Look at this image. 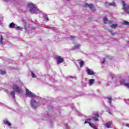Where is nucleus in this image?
<instances>
[{
  "mask_svg": "<svg viewBox=\"0 0 129 129\" xmlns=\"http://www.w3.org/2000/svg\"><path fill=\"white\" fill-rule=\"evenodd\" d=\"M99 114H95V115H94V116L92 117V119L89 118L85 120V124L89 123V125L92 127V128H93V129H98L97 126H94V124L92 123V120L96 121H99Z\"/></svg>",
  "mask_w": 129,
  "mask_h": 129,
  "instance_id": "nucleus-1",
  "label": "nucleus"
},
{
  "mask_svg": "<svg viewBox=\"0 0 129 129\" xmlns=\"http://www.w3.org/2000/svg\"><path fill=\"white\" fill-rule=\"evenodd\" d=\"M28 8H29L30 12L33 14H38L40 13V10L38 9L36 5L33 3H29L28 4Z\"/></svg>",
  "mask_w": 129,
  "mask_h": 129,
  "instance_id": "nucleus-2",
  "label": "nucleus"
},
{
  "mask_svg": "<svg viewBox=\"0 0 129 129\" xmlns=\"http://www.w3.org/2000/svg\"><path fill=\"white\" fill-rule=\"evenodd\" d=\"M71 40L73 41L74 44V47L72 48L71 50H76L80 49L81 45L76 41L75 36H71Z\"/></svg>",
  "mask_w": 129,
  "mask_h": 129,
  "instance_id": "nucleus-3",
  "label": "nucleus"
},
{
  "mask_svg": "<svg viewBox=\"0 0 129 129\" xmlns=\"http://www.w3.org/2000/svg\"><path fill=\"white\" fill-rule=\"evenodd\" d=\"M13 90H14L15 92L18 93L19 94H20L21 93H22V89L18 85H17V84H14L13 85Z\"/></svg>",
  "mask_w": 129,
  "mask_h": 129,
  "instance_id": "nucleus-4",
  "label": "nucleus"
},
{
  "mask_svg": "<svg viewBox=\"0 0 129 129\" xmlns=\"http://www.w3.org/2000/svg\"><path fill=\"white\" fill-rule=\"evenodd\" d=\"M26 96H28V97H30V98H34L35 97H36L37 98H38V99H41L40 97H37L34 93L31 92L28 89H26Z\"/></svg>",
  "mask_w": 129,
  "mask_h": 129,
  "instance_id": "nucleus-5",
  "label": "nucleus"
},
{
  "mask_svg": "<svg viewBox=\"0 0 129 129\" xmlns=\"http://www.w3.org/2000/svg\"><path fill=\"white\" fill-rule=\"evenodd\" d=\"M122 9L124 10V11L127 13V14H129V5L126 4L124 1H122Z\"/></svg>",
  "mask_w": 129,
  "mask_h": 129,
  "instance_id": "nucleus-6",
  "label": "nucleus"
},
{
  "mask_svg": "<svg viewBox=\"0 0 129 129\" xmlns=\"http://www.w3.org/2000/svg\"><path fill=\"white\" fill-rule=\"evenodd\" d=\"M30 104L32 108H35L38 107L39 105H40V103H39V102H37L35 100L32 99Z\"/></svg>",
  "mask_w": 129,
  "mask_h": 129,
  "instance_id": "nucleus-7",
  "label": "nucleus"
},
{
  "mask_svg": "<svg viewBox=\"0 0 129 129\" xmlns=\"http://www.w3.org/2000/svg\"><path fill=\"white\" fill-rule=\"evenodd\" d=\"M85 7L86 8H87L88 7L92 11H95V8L93 5V4H88V3H85L84 5Z\"/></svg>",
  "mask_w": 129,
  "mask_h": 129,
  "instance_id": "nucleus-8",
  "label": "nucleus"
},
{
  "mask_svg": "<svg viewBox=\"0 0 129 129\" xmlns=\"http://www.w3.org/2000/svg\"><path fill=\"white\" fill-rule=\"evenodd\" d=\"M120 83L121 85H124V86H126V87H127V88H129V83H126L125 80L124 79L121 80Z\"/></svg>",
  "mask_w": 129,
  "mask_h": 129,
  "instance_id": "nucleus-9",
  "label": "nucleus"
},
{
  "mask_svg": "<svg viewBox=\"0 0 129 129\" xmlns=\"http://www.w3.org/2000/svg\"><path fill=\"white\" fill-rule=\"evenodd\" d=\"M55 59L57 60V63H63V59L61 58L60 56H55Z\"/></svg>",
  "mask_w": 129,
  "mask_h": 129,
  "instance_id": "nucleus-10",
  "label": "nucleus"
},
{
  "mask_svg": "<svg viewBox=\"0 0 129 129\" xmlns=\"http://www.w3.org/2000/svg\"><path fill=\"white\" fill-rule=\"evenodd\" d=\"M86 72L88 75H94L95 73L93 70H90L89 68H86Z\"/></svg>",
  "mask_w": 129,
  "mask_h": 129,
  "instance_id": "nucleus-11",
  "label": "nucleus"
},
{
  "mask_svg": "<svg viewBox=\"0 0 129 129\" xmlns=\"http://www.w3.org/2000/svg\"><path fill=\"white\" fill-rule=\"evenodd\" d=\"M79 64L81 68H82L84 65H85V62L83 60H79Z\"/></svg>",
  "mask_w": 129,
  "mask_h": 129,
  "instance_id": "nucleus-12",
  "label": "nucleus"
},
{
  "mask_svg": "<svg viewBox=\"0 0 129 129\" xmlns=\"http://www.w3.org/2000/svg\"><path fill=\"white\" fill-rule=\"evenodd\" d=\"M95 82V80L94 79H90L89 80V85L90 86H92V85H93V84H94Z\"/></svg>",
  "mask_w": 129,
  "mask_h": 129,
  "instance_id": "nucleus-13",
  "label": "nucleus"
},
{
  "mask_svg": "<svg viewBox=\"0 0 129 129\" xmlns=\"http://www.w3.org/2000/svg\"><path fill=\"white\" fill-rule=\"evenodd\" d=\"M104 22L105 23V24H108V23H112L111 21H108V20L107 19V18H106V17H104Z\"/></svg>",
  "mask_w": 129,
  "mask_h": 129,
  "instance_id": "nucleus-14",
  "label": "nucleus"
},
{
  "mask_svg": "<svg viewBox=\"0 0 129 129\" xmlns=\"http://www.w3.org/2000/svg\"><path fill=\"white\" fill-rule=\"evenodd\" d=\"M4 123L6 125H8V126H11V123H10V122H9V121H8L7 120H4Z\"/></svg>",
  "mask_w": 129,
  "mask_h": 129,
  "instance_id": "nucleus-15",
  "label": "nucleus"
},
{
  "mask_svg": "<svg viewBox=\"0 0 129 129\" xmlns=\"http://www.w3.org/2000/svg\"><path fill=\"white\" fill-rule=\"evenodd\" d=\"M111 123H110V122H109L105 124V126L106 128H107L108 129H109V128H111Z\"/></svg>",
  "mask_w": 129,
  "mask_h": 129,
  "instance_id": "nucleus-16",
  "label": "nucleus"
},
{
  "mask_svg": "<svg viewBox=\"0 0 129 129\" xmlns=\"http://www.w3.org/2000/svg\"><path fill=\"white\" fill-rule=\"evenodd\" d=\"M107 99H108V102L109 103V104H110V105H111V103H112V97H107Z\"/></svg>",
  "mask_w": 129,
  "mask_h": 129,
  "instance_id": "nucleus-17",
  "label": "nucleus"
},
{
  "mask_svg": "<svg viewBox=\"0 0 129 129\" xmlns=\"http://www.w3.org/2000/svg\"><path fill=\"white\" fill-rule=\"evenodd\" d=\"M118 27L117 24H112L111 25V27L113 29H116Z\"/></svg>",
  "mask_w": 129,
  "mask_h": 129,
  "instance_id": "nucleus-18",
  "label": "nucleus"
},
{
  "mask_svg": "<svg viewBox=\"0 0 129 129\" xmlns=\"http://www.w3.org/2000/svg\"><path fill=\"white\" fill-rule=\"evenodd\" d=\"M106 59H112V57H110V56H108V57H107ZM105 60L106 58H104L102 62V64H104L105 62Z\"/></svg>",
  "mask_w": 129,
  "mask_h": 129,
  "instance_id": "nucleus-19",
  "label": "nucleus"
},
{
  "mask_svg": "<svg viewBox=\"0 0 129 129\" xmlns=\"http://www.w3.org/2000/svg\"><path fill=\"white\" fill-rule=\"evenodd\" d=\"M14 91H12L11 92V96L13 97V98H15V90H14Z\"/></svg>",
  "mask_w": 129,
  "mask_h": 129,
  "instance_id": "nucleus-20",
  "label": "nucleus"
},
{
  "mask_svg": "<svg viewBox=\"0 0 129 129\" xmlns=\"http://www.w3.org/2000/svg\"><path fill=\"white\" fill-rule=\"evenodd\" d=\"M43 16L45 20H46L47 21H49V19H48L47 15H46V14H43Z\"/></svg>",
  "mask_w": 129,
  "mask_h": 129,
  "instance_id": "nucleus-21",
  "label": "nucleus"
},
{
  "mask_svg": "<svg viewBox=\"0 0 129 129\" xmlns=\"http://www.w3.org/2000/svg\"><path fill=\"white\" fill-rule=\"evenodd\" d=\"M10 28H15V23H11L9 25Z\"/></svg>",
  "mask_w": 129,
  "mask_h": 129,
  "instance_id": "nucleus-22",
  "label": "nucleus"
},
{
  "mask_svg": "<svg viewBox=\"0 0 129 129\" xmlns=\"http://www.w3.org/2000/svg\"><path fill=\"white\" fill-rule=\"evenodd\" d=\"M2 44H3V37L2 35H1L0 39V44L2 45Z\"/></svg>",
  "mask_w": 129,
  "mask_h": 129,
  "instance_id": "nucleus-23",
  "label": "nucleus"
},
{
  "mask_svg": "<svg viewBox=\"0 0 129 129\" xmlns=\"http://www.w3.org/2000/svg\"><path fill=\"white\" fill-rule=\"evenodd\" d=\"M109 77L110 78H111L112 79H113L115 78V75H114V74H110Z\"/></svg>",
  "mask_w": 129,
  "mask_h": 129,
  "instance_id": "nucleus-24",
  "label": "nucleus"
},
{
  "mask_svg": "<svg viewBox=\"0 0 129 129\" xmlns=\"http://www.w3.org/2000/svg\"><path fill=\"white\" fill-rule=\"evenodd\" d=\"M31 76L33 78H36V76L34 72H31Z\"/></svg>",
  "mask_w": 129,
  "mask_h": 129,
  "instance_id": "nucleus-25",
  "label": "nucleus"
},
{
  "mask_svg": "<svg viewBox=\"0 0 129 129\" xmlns=\"http://www.w3.org/2000/svg\"><path fill=\"white\" fill-rule=\"evenodd\" d=\"M122 24H123L124 25H129V22H127V21H124V22H123Z\"/></svg>",
  "mask_w": 129,
  "mask_h": 129,
  "instance_id": "nucleus-26",
  "label": "nucleus"
},
{
  "mask_svg": "<svg viewBox=\"0 0 129 129\" xmlns=\"http://www.w3.org/2000/svg\"><path fill=\"white\" fill-rule=\"evenodd\" d=\"M0 73L2 74V75H4L6 73V71H3V70H1Z\"/></svg>",
  "mask_w": 129,
  "mask_h": 129,
  "instance_id": "nucleus-27",
  "label": "nucleus"
},
{
  "mask_svg": "<svg viewBox=\"0 0 129 129\" xmlns=\"http://www.w3.org/2000/svg\"><path fill=\"white\" fill-rule=\"evenodd\" d=\"M22 29H23V28H22V27H20L19 26H18L16 28V30H22Z\"/></svg>",
  "mask_w": 129,
  "mask_h": 129,
  "instance_id": "nucleus-28",
  "label": "nucleus"
},
{
  "mask_svg": "<svg viewBox=\"0 0 129 129\" xmlns=\"http://www.w3.org/2000/svg\"><path fill=\"white\" fill-rule=\"evenodd\" d=\"M109 32H110L111 35H112V36H114V35H116V33L114 32H112L111 30H109Z\"/></svg>",
  "mask_w": 129,
  "mask_h": 129,
  "instance_id": "nucleus-29",
  "label": "nucleus"
},
{
  "mask_svg": "<svg viewBox=\"0 0 129 129\" xmlns=\"http://www.w3.org/2000/svg\"><path fill=\"white\" fill-rule=\"evenodd\" d=\"M110 6H115V3L114 2H112V3H109Z\"/></svg>",
  "mask_w": 129,
  "mask_h": 129,
  "instance_id": "nucleus-30",
  "label": "nucleus"
},
{
  "mask_svg": "<svg viewBox=\"0 0 129 129\" xmlns=\"http://www.w3.org/2000/svg\"><path fill=\"white\" fill-rule=\"evenodd\" d=\"M66 129H68L69 125L67 124H65Z\"/></svg>",
  "mask_w": 129,
  "mask_h": 129,
  "instance_id": "nucleus-31",
  "label": "nucleus"
},
{
  "mask_svg": "<svg viewBox=\"0 0 129 129\" xmlns=\"http://www.w3.org/2000/svg\"><path fill=\"white\" fill-rule=\"evenodd\" d=\"M4 1H5L6 2H9V1H11V0H3Z\"/></svg>",
  "mask_w": 129,
  "mask_h": 129,
  "instance_id": "nucleus-32",
  "label": "nucleus"
},
{
  "mask_svg": "<svg viewBox=\"0 0 129 129\" xmlns=\"http://www.w3.org/2000/svg\"><path fill=\"white\" fill-rule=\"evenodd\" d=\"M126 126L127 127H129V124H126Z\"/></svg>",
  "mask_w": 129,
  "mask_h": 129,
  "instance_id": "nucleus-33",
  "label": "nucleus"
},
{
  "mask_svg": "<svg viewBox=\"0 0 129 129\" xmlns=\"http://www.w3.org/2000/svg\"><path fill=\"white\" fill-rule=\"evenodd\" d=\"M126 103H127V104H129L128 102H127V101H125Z\"/></svg>",
  "mask_w": 129,
  "mask_h": 129,
  "instance_id": "nucleus-34",
  "label": "nucleus"
},
{
  "mask_svg": "<svg viewBox=\"0 0 129 129\" xmlns=\"http://www.w3.org/2000/svg\"><path fill=\"white\" fill-rule=\"evenodd\" d=\"M74 105H73L72 108H74Z\"/></svg>",
  "mask_w": 129,
  "mask_h": 129,
  "instance_id": "nucleus-35",
  "label": "nucleus"
},
{
  "mask_svg": "<svg viewBox=\"0 0 129 129\" xmlns=\"http://www.w3.org/2000/svg\"><path fill=\"white\" fill-rule=\"evenodd\" d=\"M109 114H111V113H110V111H109Z\"/></svg>",
  "mask_w": 129,
  "mask_h": 129,
  "instance_id": "nucleus-36",
  "label": "nucleus"
},
{
  "mask_svg": "<svg viewBox=\"0 0 129 129\" xmlns=\"http://www.w3.org/2000/svg\"><path fill=\"white\" fill-rule=\"evenodd\" d=\"M47 116H49V115H47Z\"/></svg>",
  "mask_w": 129,
  "mask_h": 129,
  "instance_id": "nucleus-37",
  "label": "nucleus"
}]
</instances>
